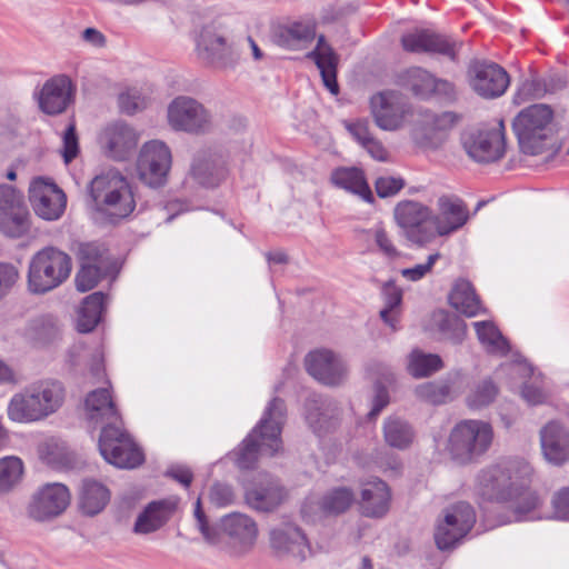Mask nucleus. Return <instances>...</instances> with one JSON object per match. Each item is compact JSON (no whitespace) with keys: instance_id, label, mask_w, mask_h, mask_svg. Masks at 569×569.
Masks as SVG:
<instances>
[{"instance_id":"nucleus-48","label":"nucleus","mask_w":569,"mask_h":569,"mask_svg":"<svg viewBox=\"0 0 569 569\" xmlns=\"http://www.w3.org/2000/svg\"><path fill=\"white\" fill-rule=\"evenodd\" d=\"M353 501V491L347 487H339L322 497L320 507L326 513L340 515L346 512Z\"/></svg>"},{"instance_id":"nucleus-49","label":"nucleus","mask_w":569,"mask_h":569,"mask_svg":"<svg viewBox=\"0 0 569 569\" xmlns=\"http://www.w3.org/2000/svg\"><path fill=\"white\" fill-rule=\"evenodd\" d=\"M437 328L441 339L448 340L453 345H460L467 333L466 322L455 315L441 313L437 321Z\"/></svg>"},{"instance_id":"nucleus-17","label":"nucleus","mask_w":569,"mask_h":569,"mask_svg":"<svg viewBox=\"0 0 569 569\" xmlns=\"http://www.w3.org/2000/svg\"><path fill=\"white\" fill-rule=\"evenodd\" d=\"M69 503L70 492L64 485L47 483L32 495L27 515L38 522L49 521L63 513Z\"/></svg>"},{"instance_id":"nucleus-5","label":"nucleus","mask_w":569,"mask_h":569,"mask_svg":"<svg viewBox=\"0 0 569 569\" xmlns=\"http://www.w3.org/2000/svg\"><path fill=\"white\" fill-rule=\"evenodd\" d=\"M493 430L490 423L466 419L455 425L447 442L450 458L458 465H469L479 460L490 448Z\"/></svg>"},{"instance_id":"nucleus-26","label":"nucleus","mask_w":569,"mask_h":569,"mask_svg":"<svg viewBox=\"0 0 569 569\" xmlns=\"http://www.w3.org/2000/svg\"><path fill=\"white\" fill-rule=\"evenodd\" d=\"M401 44L409 52H435L456 59V43L451 42L447 37L431 32L429 30H420L401 37Z\"/></svg>"},{"instance_id":"nucleus-55","label":"nucleus","mask_w":569,"mask_h":569,"mask_svg":"<svg viewBox=\"0 0 569 569\" xmlns=\"http://www.w3.org/2000/svg\"><path fill=\"white\" fill-rule=\"evenodd\" d=\"M406 186L401 177L381 176L375 181L376 192L379 198L396 196Z\"/></svg>"},{"instance_id":"nucleus-59","label":"nucleus","mask_w":569,"mask_h":569,"mask_svg":"<svg viewBox=\"0 0 569 569\" xmlns=\"http://www.w3.org/2000/svg\"><path fill=\"white\" fill-rule=\"evenodd\" d=\"M209 499L217 507L230 506L234 501L233 490L228 485L214 483L210 488Z\"/></svg>"},{"instance_id":"nucleus-42","label":"nucleus","mask_w":569,"mask_h":569,"mask_svg":"<svg viewBox=\"0 0 569 569\" xmlns=\"http://www.w3.org/2000/svg\"><path fill=\"white\" fill-rule=\"evenodd\" d=\"M473 327L479 342L490 355L506 356L510 346L497 326L491 321H476Z\"/></svg>"},{"instance_id":"nucleus-61","label":"nucleus","mask_w":569,"mask_h":569,"mask_svg":"<svg viewBox=\"0 0 569 569\" xmlns=\"http://www.w3.org/2000/svg\"><path fill=\"white\" fill-rule=\"evenodd\" d=\"M552 506L556 518L569 520V488H563L555 495Z\"/></svg>"},{"instance_id":"nucleus-1","label":"nucleus","mask_w":569,"mask_h":569,"mask_svg":"<svg viewBox=\"0 0 569 569\" xmlns=\"http://www.w3.org/2000/svg\"><path fill=\"white\" fill-rule=\"evenodd\" d=\"M530 467L518 460H502L481 469L476 478V492L485 501L508 509L507 522L520 521L535 510L539 498L529 488Z\"/></svg>"},{"instance_id":"nucleus-21","label":"nucleus","mask_w":569,"mask_h":569,"mask_svg":"<svg viewBox=\"0 0 569 569\" xmlns=\"http://www.w3.org/2000/svg\"><path fill=\"white\" fill-rule=\"evenodd\" d=\"M308 373L326 386H339L347 377L343 360L327 349L309 352L305 359Z\"/></svg>"},{"instance_id":"nucleus-36","label":"nucleus","mask_w":569,"mask_h":569,"mask_svg":"<svg viewBox=\"0 0 569 569\" xmlns=\"http://www.w3.org/2000/svg\"><path fill=\"white\" fill-rule=\"evenodd\" d=\"M110 500L109 489L99 481L86 479L79 493V508L83 515L100 513Z\"/></svg>"},{"instance_id":"nucleus-24","label":"nucleus","mask_w":569,"mask_h":569,"mask_svg":"<svg viewBox=\"0 0 569 569\" xmlns=\"http://www.w3.org/2000/svg\"><path fill=\"white\" fill-rule=\"evenodd\" d=\"M405 87L420 99L442 96L446 100L455 99V87L447 80L436 79L427 70L415 67L406 71Z\"/></svg>"},{"instance_id":"nucleus-44","label":"nucleus","mask_w":569,"mask_h":569,"mask_svg":"<svg viewBox=\"0 0 569 569\" xmlns=\"http://www.w3.org/2000/svg\"><path fill=\"white\" fill-rule=\"evenodd\" d=\"M458 121V116L450 111L442 113H427L423 121L425 137L429 140L435 139V144L446 140L447 132Z\"/></svg>"},{"instance_id":"nucleus-10","label":"nucleus","mask_w":569,"mask_h":569,"mask_svg":"<svg viewBox=\"0 0 569 569\" xmlns=\"http://www.w3.org/2000/svg\"><path fill=\"white\" fill-rule=\"evenodd\" d=\"M476 523V511L467 501H459L445 510L435 531L438 549L451 550L470 532Z\"/></svg>"},{"instance_id":"nucleus-2","label":"nucleus","mask_w":569,"mask_h":569,"mask_svg":"<svg viewBox=\"0 0 569 569\" xmlns=\"http://www.w3.org/2000/svg\"><path fill=\"white\" fill-rule=\"evenodd\" d=\"M287 408L282 399L273 398L260 420L259 425L242 441L237 452L238 468L252 469L258 460L259 452L269 456L276 455L281 448V430L286 421Z\"/></svg>"},{"instance_id":"nucleus-58","label":"nucleus","mask_w":569,"mask_h":569,"mask_svg":"<svg viewBox=\"0 0 569 569\" xmlns=\"http://www.w3.org/2000/svg\"><path fill=\"white\" fill-rule=\"evenodd\" d=\"M548 91L545 80L539 78L528 79L522 82L518 96L523 99H540Z\"/></svg>"},{"instance_id":"nucleus-27","label":"nucleus","mask_w":569,"mask_h":569,"mask_svg":"<svg viewBox=\"0 0 569 569\" xmlns=\"http://www.w3.org/2000/svg\"><path fill=\"white\" fill-rule=\"evenodd\" d=\"M246 502L260 512L276 510L286 499V490L277 479L267 477L246 490Z\"/></svg>"},{"instance_id":"nucleus-18","label":"nucleus","mask_w":569,"mask_h":569,"mask_svg":"<svg viewBox=\"0 0 569 569\" xmlns=\"http://www.w3.org/2000/svg\"><path fill=\"white\" fill-rule=\"evenodd\" d=\"M269 543L279 559L303 562L311 553L310 543L302 529L295 523H282L269 531Z\"/></svg>"},{"instance_id":"nucleus-4","label":"nucleus","mask_w":569,"mask_h":569,"mask_svg":"<svg viewBox=\"0 0 569 569\" xmlns=\"http://www.w3.org/2000/svg\"><path fill=\"white\" fill-rule=\"evenodd\" d=\"M194 518L197 528L203 539L209 545L221 542L222 536L228 538V543L236 556H242L249 552L258 538V526L249 516L240 512H233L221 518L218 529L209 525V521L201 508L200 499L197 500L194 508Z\"/></svg>"},{"instance_id":"nucleus-46","label":"nucleus","mask_w":569,"mask_h":569,"mask_svg":"<svg viewBox=\"0 0 569 569\" xmlns=\"http://www.w3.org/2000/svg\"><path fill=\"white\" fill-rule=\"evenodd\" d=\"M23 462L16 456L0 459V495L9 493L21 481Z\"/></svg>"},{"instance_id":"nucleus-32","label":"nucleus","mask_w":569,"mask_h":569,"mask_svg":"<svg viewBox=\"0 0 569 569\" xmlns=\"http://www.w3.org/2000/svg\"><path fill=\"white\" fill-rule=\"evenodd\" d=\"M306 58L316 63L325 87L332 94H338L339 86L337 82V68L339 63V56L335 52L332 47L326 42L323 34L318 37L316 48L308 52Z\"/></svg>"},{"instance_id":"nucleus-63","label":"nucleus","mask_w":569,"mask_h":569,"mask_svg":"<svg viewBox=\"0 0 569 569\" xmlns=\"http://www.w3.org/2000/svg\"><path fill=\"white\" fill-rule=\"evenodd\" d=\"M347 129L361 146L372 138L369 130V122L367 120H358L353 123H348Z\"/></svg>"},{"instance_id":"nucleus-9","label":"nucleus","mask_w":569,"mask_h":569,"mask_svg":"<svg viewBox=\"0 0 569 569\" xmlns=\"http://www.w3.org/2000/svg\"><path fill=\"white\" fill-rule=\"evenodd\" d=\"M31 228V216L23 193L13 186L0 184V232L8 238L27 236Z\"/></svg>"},{"instance_id":"nucleus-8","label":"nucleus","mask_w":569,"mask_h":569,"mask_svg":"<svg viewBox=\"0 0 569 569\" xmlns=\"http://www.w3.org/2000/svg\"><path fill=\"white\" fill-rule=\"evenodd\" d=\"M98 447L103 459L120 469H134L144 462L142 449L124 429L122 419L101 428Z\"/></svg>"},{"instance_id":"nucleus-50","label":"nucleus","mask_w":569,"mask_h":569,"mask_svg":"<svg viewBox=\"0 0 569 569\" xmlns=\"http://www.w3.org/2000/svg\"><path fill=\"white\" fill-rule=\"evenodd\" d=\"M499 392L498 387L491 378L478 382L467 397V405L470 409H482L495 401Z\"/></svg>"},{"instance_id":"nucleus-51","label":"nucleus","mask_w":569,"mask_h":569,"mask_svg":"<svg viewBox=\"0 0 569 569\" xmlns=\"http://www.w3.org/2000/svg\"><path fill=\"white\" fill-rule=\"evenodd\" d=\"M27 331L30 338L42 343L49 342L58 335L57 320L49 315L37 317L29 322Z\"/></svg>"},{"instance_id":"nucleus-31","label":"nucleus","mask_w":569,"mask_h":569,"mask_svg":"<svg viewBox=\"0 0 569 569\" xmlns=\"http://www.w3.org/2000/svg\"><path fill=\"white\" fill-rule=\"evenodd\" d=\"M177 509V501L173 499H162L149 502L138 515L133 532L147 535L159 530L173 516Z\"/></svg>"},{"instance_id":"nucleus-35","label":"nucleus","mask_w":569,"mask_h":569,"mask_svg":"<svg viewBox=\"0 0 569 569\" xmlns=\"http://www.w3.org/2000/svg\"><path fill=\"white\" fill-rule=\"evenodd\" d=\"M191 174L201 186L213 188L224 178L226 170L218 157L202 151L193 159Z\"/></svg>"},{"instance_id":"nucleus-38","label":"nucleus","mask_w":569,"mask_h":569,"mask_svg":"<svg viewBox=\"0 0 569 569\" xmlns=\"http://www.w3.org/2000/svg\"><path fill=\"white\" fill-rule=\"evenodd\" d=\"M31 386L16 393L8 405V417L16 422H33L42 420L40 408L36 403Z\"/></svg>"},{"instance_id":"nucleus-57","label":"nucleus","mask_w":569,"mask_h":569,"mask_svg":"<svg viewBox=\"0 0 569 569\" xmlns=\"http://www.w3.org/2000/svg\"><path fill=\"white\" fill-rule=\"evenodd\" d=\"M63 149L62 157L66 163H70L79 152V142L76 133L74 123H70L63 133Z\"/></svg>"},{"instance_id":"nucleus-22","label":"nucleus","mask_w":569,"mask_h":569,"mask_svg":"<svg viewBox=\"0 0 569 569\" xmlns=\"http://www.w3.org/2000/svg\"><path fill=\"white\" fill-rule=\"evenodd\" d=\"M371 113L376 124L388 131H393L402 126L407 104L400 93L386 91L375 94L370 100Z\"/></svg>"},{"instance_id":"nucleus-45","label":"nucleus","mask_w":569,"mask_h":569,"mask_svg":"<svg viewBox=\"0 0 569 569\" xmlns=\"http://www.w3.org/2000/svg\"><path fill=\"white\" fill-rule=\"evenodd\" d=\"M452 385L448 379L433 380L418 385L413 393L417 399L429 405L446 403L451 396Z\"/></svg>"},{"instance_id":"nucleus-64","label":"nucleus","mask_w":569,"mask_h":569,"mask_svg":"<svg viewBox=\"0 0 569 569\" xmlns=\"http://www.w3.org/2000/svg\"><path fill=\"white\" fill-rule=\"evenodd\" d=\"M383 297L386 307L393 310L399 307L402 301V291L393 283L388 282L383 287Z\"/></svg>"},{"instance_id":"nucleus-39","label":"nucleus","mask_w":569,"mask_h":569,"mask_svg":"<svg viewBox=\"0 0 569 569\" xmlns=\"http://www.w3.org/2000/svg\"><path fill=\"white\" fill-rule=\"evenodd\" d=\"M106 299L107 296L101 291L93 292L83 299L77 319L79 332H91L98 326L104 310Z\"/></svg>"},{"instance_id":"nucleus-13","label":"nucleus","mask_w":569,"mask_h":569,"mask_svg":"<svg viewBox=\"0 0 569 569\" xmlns=\"http://www.w3.org/2000/svg\"><path fill=\"white\" fill-rule=\"evenodd\" d=\"M395 219L410 242L423 246L435 239L432 212L427 206L412 200L401 201L395 208Z\"/></svg>"},{"instance_id":"nucleus-19","label":"nucleus","mask_w":569,"mask_h":569,"mask_svg":"<svg viewBox=\"0 0 569 569\" xmlns=\"http://www.w3.org/2000/svg\"><path fill=\"white\" fill-rule=\"evenodd\" d=\"M29 200L36 214L43 220L59 219L66 209L64 192L51 180L36 178L29 187Z\"/></svg>"},{"instance_id":"nucleus-14","label":"nucleus","mask_w":569,"mask_h":569,"mask_svg":"<svg viewBox=\"0 0 569 569\" xmlns=\"http://www.w3.org/2000/svg\"><path fill=\"white\" fill-rule=\"evenodd\" d=\"M171 162V151L166 143L158 140L144 143L137 161L139 179L151 188L163 186L167 182Z\"/></svg>"},{"instance_id":"nucleus-56","label":"nucleus","mask_w":569,"mask_h":569,"mask_svg":"<svg viewBox=\"0 0 569 569\" xmlns=\"http://www.w3.org/2000/svg\"><path fill=\"white\" fill-rule=\"evenodd\" d=\"M440 258L439 252L430 254L425 263L416 264L412 268H405L400 271L401 276L408 281H418L431 272L435 263Z\"/></svg>"},{"instance_id":"nucleus-52","label":"nucleus","mask_w":569,"mask_h":569,"mask_svg":"<svg viewBox=\"0 0 569 569\" xmlns=\"http://www.w3.org/2000/svg\"><path fill=\"white\" fill-rule=\"evenodd\" d=\"M108 267L81 264L76 274V287L79 291L86 292L93 289L107 274Z\"/></svg>"},{"instance_id":"nucleus-15","label":"nucleus","mask_w":569,"mask_h":569,"mask_svg":"<svg viewBox=\"0 0 569 569\" xmlns=\"http://www.w3.org/2000/svg\"><path fill=\"white\" fill-rule=\"evenodd\" d=\"M462 146L468 156L479 163L498 161L505 154L503 123L490 129H473L462 134Z\"/></svg>"},{"instance_id":"nucleus-25","label":"nucleus","mask_w":569,"mask_h":569,"mask_svg":"<svg viewBox=\"0 0 569 569\" xmlns=\"http://www.w3.org/2000/svg\"><path fill=\"white\" fill-rule=\"evenodd\" d=\"M101 143L109 158L123 161L137 148L138 133L131 126L124 122H116L104 129L101 136Z\"/></svg>"},{"instance_id":"nucleus-40","label":"nucleus","mask_w":569,"mask_h":569,"mask_svg":"<svg viewBox=\"0 0 569 569\" xmlns=\"http://www.w3.org/2000/svg\"><path fill=\"white\" fill-rule=\"evenodd\" d=\"M450 305L467 317H475L481 310V303L472 284L467 280H458L450 295Z\"/></svg>"},{"instance_id":"nucleus-54","label":"nucleus","mask_w":569,"mask_h":569,"mask_svg":"<svg viewBox=\"0 0 569 569\" xmlns=\"http://www.w3.org/2000/svg\"><path fill=\"white\" fill-rule=\"evenodd\" d=\"M118 106L121 112L133 114L146 108L147 102L141 92L137 89H129L118 97Z\"/></svg>"},{"instance_id":"nucleus-37","label":"nucleus","mask_w":569,"mask_h":569,"mask_svg":"<svg viewBox=\"0 0 569 569\" xmlns=\"http://www.w3.org/2000/svg\"><path fill=\"white\" fill-rule=\"evenodd\" d=\"M335 186L360 196L367 202H373V194L362 170L358 168H338L331 173Z\"/></svg>"},{"instance_id":"nucleus-6","label":"nucleus","mask_w":569,"mask_h":569,"mask_svg":"<svg viewBox=\"0 0 569 569\" xmlns=\"http://www.w3.org/2000/svg\"><path fill=\"white\" fill-rule=\"evenodd\" d=\"M72 270L71 257L56 247L37 251L29 261L28 289L34 295H44L60 287Z\"/></svg>"},{"instance_id":"nucleus-33","label":"nucleus","mask_w":569,"mask_h":569,"mask_svg":"<svg viewBox=\"0 0 569 569\" xmlns=\"http://www.w3.org/2000/svg\"><path fill=\"white\" fill-rule=\"evenodd\" d=\"M439 214L433 216L431 227L436 236H447L460 229L468 220V211L460 200L441 197L438 200Z\"/></svg>"},{"instance_id":"nucleus-30","label":"nucleus","mask_w":569,"mask_h":569,"mask_svg":"<svg viewBox=\"0 0 569 569\" xmlns=\"http://www.w3.org/2000/svg\"><path fill=\"white\" fill-rule=\"evenodd\" d=\"M316 37V22L312 20L295 21L279 24L273 29V42L286 49L301 50L307 48Z\"/></svg>"},{"instance_id":"nucleus-11","label":"nucleus","mask_w":569,"mask_h":569,"mask_svg":"<svg viewBox=\"0 0 569 569\" xmlns=\"http://www.w3.org/2000/svg\"><path fill=\"white\" fill-rule=\"evenodd\" d=\"M196 51L206 64L219 70L232 69L239 56L232 44L228 43L224 33L216 26H204L197 37Z\"/></svg>"},{"instance_id":"nucleus-16","label":"nucleus","mask_w":569,"mask_h":569,"mask_svg":"<svg viewBox=\"0 0 569 569\" xmlns=\"http://www.w3.org/2000/svg\"><path fill=\"white\" fill-rule=\"evenodd\" d=\"M468 76L472 90L485 99L501 97L510 83V77L501 66L485 59L471 61Z\"/></svg>"},{"instance_id":"nucleus-62","label":"nucleus","mask_w":569,"mask_h":569,"mask_svg":"<svg viewBox=\"0 0 569 569\" xmlns=\"http://www.w3.org/2000/svg\"><path fill=\"white\" fill-rule=\"evenodd\" d=\"M375 240L379 249L382 251L385 256L388 258L395 259L400 256V252L393 246L391 239L388 237L387 232L382 228H378L375 232Z\"/></svg>"},{"instance_id":"nucleus-12","label":"nucleus","mask_w":569,"mask_h":569,"mask_svg":"<svg viewBox=\"0 0 569 569\" xmlns=\"http://www.w3.org/2000/svg\"><path fill=\"white\" fill-rule=\"evenodd\" d=\"M168 122L176 131L206 133L211 129L209 111L196 99L187 96L174 98L168 106Z\"/></svg>"},{"instance_id":"nucleus-23","label":"nucleus","mask_w":569,"mask_h":569,"mask_svg":"<svg viewBox=\"0 0 569 569\" xmlns=\"http://www.w3.org/2000/svg\"><path fill=\"white\" fill-rule=\"evenodd\" d=\"M541 453L553 466L569 461V429L558 420L547 422L539 431Z\"/></svg>"},{"instance_id":"nucleus-34","label":"nucleus","mask_w":569,"mask_h":569,"mask_svg":"<svg viewBox=\"0 0 569 569\" xmlns=\"http://www.w3.org/2000/svg\"><path fill=\"white\" fill-rule=\"evenodd\" d=\"M30 386L37 397L36 403L40 408L41 419L57 412L62 407L66 398V389L60 381L46 379Z\"/></svg>"},{"instance_id":"nucleus-29","label":"nucleus","mask_w":569,"mask_h":569,"mask_svg":"<svg viewBox=\"0 0 569 569\" xmlns=\"http://www.w3.org/2000/svg\"><path fill=\"white\" fill-rule=\"evenodd\" d=\"M390 503L391 491L385 481L373 479L363 485L359 502L362 516L373 519L383 518L390 509Z\"/></svg>"},{"instance_id":"nucleus-20","label":"nucleus","mask_w":569,"mask_h":569,"mask_svg":"<svg viewBox=\"0 0 569 569\" xmlns=\"http://www.w3.org/2000/svg\"><path fill=\"white\" fill-rule=\"evenodd\" d=\"M74 86L66 74H57L48 79L34 96L39 109L49 116L63 113L73 100Z\"/></svg>"},{"instance_id":"nucleus-7","label":"nucleus","mask_w":569,"mask_h":569,"mask_svg":"<svg viewBox=\"0 0 569 569\" xmlns=\"http://www.w3.org/2000/svg\"><path fill=\"white\" fill-rule=\"evenodd\" d=\"M553 110L548 104H532L521 110L513 119L512 128L522 152L541 153L547 140L553 136Z\"/></svg>"},{"instance_id":"nucleus-47","label":"nucleus","mask_w":569,"mask_h":569,"mask_svg":"<svg viewBox=\"0 0 569 569\" xmlns=\"http://www.w3.org/2000/svg\"><path fill=\"white\" fill-rule=\"evenodd\" d=\"M306 420L318 436L327 433L337 425L333 416H329L316 398H309L306 402Z\"/></svg>"},{"instance_id":"nucleus-41","label":"nucleus","mask_w":569,"mask_h":569,"mask_svg":"<svg viewBox=\"0 0 569 569\" xmlns=\"http://www.w3.org/2000/svg\"><path fill=\"white\" fill-rule=\"evenodd\" d=\"M407 371L416 378H427L443 368V361L439 355L426 353L420 349H413L407 356Z\"/></svg>"},{"instance_id":"nucleus-53","label":"nucleus","mask_w":569,"mask_h":569,"mask_svg":"<svg viewBox=\"0 0 569 569\" xmlns=\"http://www.w3.org/2000/svg\"><path fill=\"white\" fill-rule=\"evenodd\" d=\"M79 260L81 264L109 266L107 251L96 243H84L79 248Z\"/></svg>"},{"instance_id":"nucleus-28","label":"nucleus","mask_w":569,"mask_h":569,"mask_svg":"<svg viewBox=\"0 0 569 569\" xmlns=\"http://www.w3.org/2000/svg\"><path fill=\"white\" fill-rule=\"evenodd\" d=\"M84 411L87 420L96 427L102 428L104 425L117 423L122 419L107 388H99L88 393Z\"/></svg>"},{"instance_id":"nucleus-43","label":"nucleus","mask_w":569,"mask_h":569,"mask_svg":"<svg viewBox=\"0 0 569 569\" xmlns=\"http://www.w3.org/2000/svg\"><path fill=\"white\" fill-rule=\"evenodd\" d=\"M383 437L390 447L405 450L412 443L415 431L406 420L389 417L383 425Z\"/></svg>"},{"instance_id":"nucleus-60","label":"nucleus","mask_w":569,"mask_h":569,"mask_svg":"<svg viewBox=\"0 0 569 569\" xmlns=\"http://www.w3.org/2000/svg\"><path fill=\"white\" fill-rule=\"evenodd\" d=\"M19 278L18 269L11 263H0V300L9 292Z\"/></svg>"},{"instance_id":"nucleus-3","label":"nucleus","mask_w":569,"mask_h":569,"mask_svg":"<svg viewBox=\"0 0 569 569\" xmlns=\"http://www.w3.org/2000/svg\"><path fill=\"white\" fill-rule=\"evenodd\" d=\"M93 208L109 223L116 224L129 217L136 208L128 180L117 170L96 176L88 187Z\"/></svg>"}]
</instances>
